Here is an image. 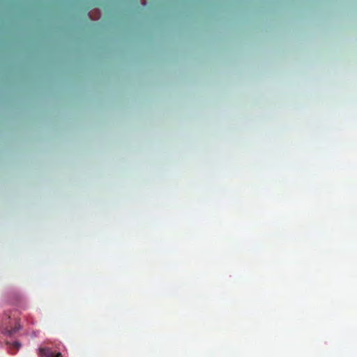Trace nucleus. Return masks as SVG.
Masks as SVG:
<instances>
[{
    "instance_id": "2",
    "label": "nucleus",
    "mask_w": 357,
    "mask_h": 357,
    "mask_svg": "<svg viewBox=\"0 0 357 357\" xmlns=\"http://www.w3.org/2000/svg\"><path fill=\"white\" fill-rule=\"evenodd\" d=\"M38 354L40 357H62L60 352L55 353L50 348H40Z\"/></svg>"
},
{
    "instance_id": "3",
    "label": "nucleus",
    "mask_w": 357,
    "mask_h": 357,
    "mask_svg": "<svg viewBox=\"0 0 357 357\" xmlns=\"http://www.w3.org/2000/svg\"><path fill=\"white\" fill-rule=\"evenodd\" d=\"M6 344L7 345H10L12 347L15 348L17 351L19 350V349L21 347V344L20 342L15 341L13 343H10L8 341L6 342Z\"/></svg>"
},
{
    "instance_id": "1",
    "label": "nucleus",
    "mask_w": 357,
    "mask_h": 357,
    "mask_svg": "<svg viewBox=\"0 0 357 357\" xmlns=\"http://www.w3.org/2000/svg\"><path fill=\"white\" fill-rule=\"evenodd\" d=\"M4 316L0 331L3 335L11 337L20 330L21 326L17 319H12L10 314H5Z\"/></svg>"
}]
</instances>
